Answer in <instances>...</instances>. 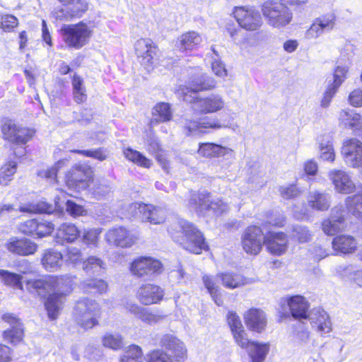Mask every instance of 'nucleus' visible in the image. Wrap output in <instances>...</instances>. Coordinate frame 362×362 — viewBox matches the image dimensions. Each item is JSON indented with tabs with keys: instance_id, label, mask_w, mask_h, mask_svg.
Masks as SVG:
<instances>
[{
	"instance_id": "nucleus-1",
	"label": "nucleus",
	"mask_w": 362,
	"mask_h": 362,
	"mask_svg": "<svg viewBox=\"0 0 362 362\" xmlns=\"http://www.w3.org/2000/svg\"><path fill=\"white\" fill-rule=\"evenodd\" d=\"M25 284L27 289L30 293H37L42 297L51 291H54L47 298L45 308L49 318L57 319L64 304L65 295L71 291L70 279L63 276H47L38 279H28Z\"/></svg>"
},
{
	"instance_id": "nucleus-2",
	"label": "nucleus",
	"mask_w": 362,
	"mask_h": 362,
	"mask_svg": "<svg viewBox=\"0 0 362 362\" xmlns=\"http://www.w3.org/2000/svg\"><path fill=\"white\" fill-rule=\"evenodd\" d=\"M168 232L174 241L190 252L200 254L208 249L202 233L186 220H177L170 226Z\"/></svg>"
},
{
	"instance_id": "nucleus-3",
	"label": "nucleus",
	"mask_w": 362,
	"mask_h": 362,
	"mask_svg": "<svg viewBox=\"0 0 362 362\" xmlns=\"http://www.w3.org/2000/svg\"><path fill=\"white\" fill-rule=\"evenodd\" d=\"M189 207L199 215L206 216L211 213L218 216L229 210V206L219 198L211 199L206 192L193 193L189 202Z\"/></svg>"
},
{
	"instance_id": "nucleus-4",
	"label": "nucleus",
	"mask_w": 362,
	"mask_h": 362,
	"mask_svg": "<svg viewBox=\"0 0 362 362\" xmlns=\"http://www.w3.org/2000/svg\"><path fill=\"white\" fill-rule=\"evenodd\" d=\"M261 11L267 23L276 28L289 24L293 18L290 9L284 4L274 0H266L261 6Z\"/></svg>"
},
{
	"instance_id": "nucleus-5",
	"label": "nucleus",
	"mask_w": 362,
	"mask_h": 362,
	"mask_svg": "<svg viewBox=\"0 0 362 362\" xmlns=\"http://www.w3.org/2000/svg\"><path fill=\"white\" fill-rule=\"evenodd\" d=\"M63 40L69 47L79 49L86 45L93 35V29L83 22L65 25L61 28Z\"/></svg>"
},
{
	"instance_id": "nucleus-6",
	"label": "nucleus",
	"mask_w": 362,
	"mask_h": 362,
	"mask_svg": "<svg viewBox=\"0 0 362 362\" xmlns=\"http://www.w3.org/2000/svg\"><path fill=\"white\" fill-rule=\"evenodd\" d=\"M74 316L76 323L82 328L91 329L98 324L100 308L95 300L82 299L76 303Z\"/></svg>"
},
{
	"instance_id": "nucleus-7",
	"label": "nucleus",
	"mask_w": 362,
	"mask_h": 362,
	"mask_svg": "<svg viewBox=\"0 0 362 362\" xmlns=\"http://www.w3.org/2000/svg\"><path fill=\"white\" fill-rule=\"evenodd\" d=\"M183 100L192 105V109L197 114H211L222 110L226 102L222 95L211 93L206 97L192 96L185 93Z\"/></svg>"
},
{
	"instance_id": "nucleus-8",
	"label": "nucleus",
	"mask_w": 362,
	"mask_h": 362,
	"mask_svg": "<svg viewBox=\"0 0 362 362\" xmlns=\"http://www.w3.org/2000/svg\"><path fill=\"white\" fill-rule=\"evenodd\" d=\"M128 211L132 216L154 225L163 223L166 218V211L152 204L132 203L129 206Z\"/></svg>"
},
{
	"instance_id": "nucleus-9",
	"label": "nucleus",
	"mask_w": 362,
	"mask_h": 362,
	"mask_svg": "<svg viewBox=\"0 0 362 362\" xmlns=\"http://www.w3.org/2000/svg\"><path fill=\"white\" fill-rule=\"evenodd\" d=\"M1 132L4 139L17 145H25L35 134L33 129L18 126L10 119L4 122Z\"/></svg>"
},
{
	"instance_id": "nucleus-10",
	"label": "nucleus",
	"mask_w": 362,
	"mask_h": 362,
	"mask_svg": "<svg viewBox=\"0 0 362 362\" xmlns=\"http://www.w3.org/2000/svg\"><path fill=\"white\" fill-rule=\"evenodd\" d=\"M243 250L248 255H257L264 243L263 233L260 227L252 226L245 229L242 236Z\"/></svg>"
},
{
	"instance_id": "nucleus-11",
	"label": "nucleus",
	"mask_w": 362,
	"mask_h": 362,
	"mask_svg": "<svg viewBox=\"0 0 362 362\" xmlns=\"http://www.w3.org/2000/svg\"><path fill=\"white\" fill-rule=\"evenodd\" d=\"M132 273L138 277L150 278L162 272L160 261L149 257H141L132 262L130 267Z\"/></svg>"
},
{
	"instance_id": "nucleus-12",
	"label": "nucleus",
	"mask_w": 362,
	"mask_h": 362,
	"mask_svg": "<svg viewBox=\"0 0 362 362\" xmlns=\"http://www.w3.org/2000/svg\"><path fill=\"white\" fill-rule=\"evenodd\" d=\"M234 16L239 25L248 31H255L262 25L259 13L252 8L237 7L234 11Z\"/></svg>"
},
{
	"instance_id": "nucleus-13",
	"label": "nucleus",
	"mask_w": 362,
	"mask_h": 362,
	"mask_svg": "<svg viewBox=\"0 0 362 362\" xmlns=\"http://www.w3.org/2000/svg\"><path fill=\"white\" fill-rule=\"evenodd\" d=\"M135 52L141 64L149 71L156 62L157 47L148 38H141L134 44Z\"/></svg>"
},
{
	"instance_id": "nucleus-14",
	"label": "nucleus",
	"mask_w": 362,
	"mask_h": 362,
	"mask_svg": "<svg viewBox=\"0 0 362 362\" xmlns=\"http://www.w3.org/2000/svg\"><path fill=\"white\" fill-rule=\"evenodd\" d=\"M109 244L122 248H129L137 241V236L124 227H115L110 229L105 235Z\"/></svg>"
},
{
	"instance_id": "nucleus-15",
	"label": "nucleus",
	"mask_w": 362,
	"mask_h": 362,
	"mask_svg": "<svg viewBox=\"0 0 362 362\" xmlns=\"http://www.w3.org/2000/svg\"><path fill=\"white\" fill-rule=\"evenodd\" d=\"M341 154L347 165L352 168L362 166V142L352 138L344 141Z\"/></svg>"
},
{
	"instance_id": "nucleus-16",
	"label": "nucleus",
	"mask_w": 362,
	"mask_h": 362,
	"mask_svg": "<svg viewBox=\"0 0 362 362\" xmlns=\"http://www.w3.org/2000/svg\"><path fill=\"white\" fill-rule=\"evenodd\" d=\"M334 189L341 194H350L354 192L356 185L349 174L343 170L332 169L328 173Z\"/></svg>"
},
{
	"instance_id": "nucleus-17",
	"label": "nucleus",
	"mask_w": 362,
	"mask_h": 362,
	"mask_svg": "<svg viewBox=\"0 0 362 362\" xmlns=\"http://www.w3.org/2000/svg\"><path fill=\"white\" fill-rule=\"evenodd\" d=\"M2 320L8 326L3 334L4 340L12 344L20 342L23 339L24 334L21 320L10 313L4 315Z\"/></svg>"
},
{
	"instance_id": "nucleus-18",
	"label": "nucleus",
	"mask_w": 362,
	"mask_h": 362,
	"mask_svg": "<svg viewBox=\"0 0 362 362\" xmlns=\"http://www.w3.org/2000/svg\"><path fill=\"white\" fill-rule=\"evenodd\" d=\"M344 210L342 206H335L331 211L330 217L322 223L323 232L328 235H334L346 227Z\"/></svg>"
},
{
	"instance_id": "nucleus-19",
	"label": "nucleus",
	"mask_w": 362,
	"mask_h": 362,
	"mask_svg": "<svg viewBox=\"0 0 362 362\" xmlns=\"http://www.w3.org/2000/svg\"><path fill=\"white\" fill-rule=\"evenodd\" d=\"M160 344L163 348L170 351L177 362L187 358V349L185 344L173 334H166L160 338Z\"/></svg>"
},
{
	"instance_id": "nucleus-20",
	"label": "nucleus",
	"mask_w": 362,
	"mask_h": 362,
	"mask_svg": "<svg viewBox=\"0 0 362 362\" xmlns=\"http://www.w3.org/2000/svg\"><path fill=\"white\" fill-rule=\"evenodd\" d=\"M288 237L283 232H269L264 236V243L267 250L275 255H281L288 249Z\"/></svg>"
},
{
	"instance_id": "nucleus-21",
	"label": "nucleus",
	"mask_w": 362,
	"mask_h": 362,
	"mask_svg": "<svg viewBox=\"0 0 362 362\" xmlns=\"http://www.w3.org/2000/svg\"><path fill=\"white\" fill-rule=\"evenodd\" d=\"M6 247L13 254L28 256L33 255L37 251V245L28 238L13 237L8 240L6 243Z\"/></svg>"
},
{
	"instance_id": "nucleus-22",
	"label": "nucleus",
	"mask_w": 362,
	"mask_h": 362,
	"mask_svg": "<svg viewBox=\"0 0 362 362\" xmlns=\"http://www.w3.org/2000/svg\"><path fill=\"white\" fill-rule=\"evenodd\" d=\"M307 319H309L313 327L315 328L322 336L329 333L332 329L329 315L321 308L313 309Z\"/></svg>"
},
{
	"instance_id": "nucleus-23",
	"label": "nucleus",
	"mask_w": 362,
	"mask_h": 362,
	"mask_svg": "<svg viewBox=\"0 0 362 362\" xmlns=\"http://www.w3.org/2000/svg\"><path fill=\"white\" fill-rule=\"evenodd\" d=\"M163 296L164 291L160 286L151 284L142 285L137 291V298L146 305L159 303Z\"/></svg>"
},
{
	"instance_id": "nucleus-24",
	"label": "nucleus",
	"mask_w": 362,
	"mask_h": 362,
	"mask_svg": "<svg viewBox=\"0 0 362 362\" xmlns=\"http://www.w3.org/2000/svg\"><path fill=\"white\" fill-rule=\"evenodd\" d=\"M308 206L313 210L325 211L331 205V194L325 191H310L306 196Z\"/></svg>"
},
{
	"instance_id": "nucleus-25",
	"label": "nucleus",
	"mask_w": 362,
	"mask_h": 362,
	"mask_svg": "<svg viewBox=\"0 0 362 362\" xmlns=\"http://www.w3.org/2000/svg\"><path fill=\"white\" fill-rule=\"evenodd\" d=\"M223 127H226V126L221 124L218 119L207 116L201 118L199 121L186 119L184 124V128L187 131V135L197 131L202 132V129H218Z\"/></svg>"
},
{
	"instance_id": "nucleus-26",
	"label": "nucleus",
	"mask_w": 362,
	"mask_h": 362,
	"mask_svg": "<svg viewBox=\"0 0 362 362\" xmlns=\"http://www.w3.org/2000/svg\"><path fill=\"white\" fill-rule=\"evenodd\" d=\"M216 279L221 282L225 288L229 289H235L254 282L252 279L247 278L240 274L230 272L218 273Z\"/></svg>"
},
{
	"instance_id": "nucleus-27",
	"label": "nucleus",
	"mask_w": 362,
	"mask_h": 362,
	"mask_svg": "<svg viewBox=\"0 0 362 362\" xmlns=\"http://www.w3.org/2000/svg\"><path fill=\"white\" fill-rule=\"evenodd\" d=\"M215 80L206 75L202 74L198 77L192 79L188 85L182 90L183 94L190 95L189 93H195L199 91H205L214 89L216 87ZM185 95H183L184 97Z\"/></svg>"
},
{
	"instance_id": "nucleus-28",
	"label": "nucleus",
	"mask_w": 362,
	"mask_h": 362,
	"mask_svg": "<svg viewBox=\"0 0 362 362\" xmlns=\"http://www.w3.org/2000/svg\"><path fill=\"white\" fill-rule=\"evenodd\" d=\"M244 318L248 328L254 332H261L267 325L266 315L259 309H250L245 313Z\"/></svg>"
},
{
	"instance_id": "nucleus-29",
	"label": "nucleus",
	"mask_w": 362,
	"mask_h": 362,
	"mask_svg": "<svg viewBox=\"0 0 362 362\" xmlns=\"http://www.w3.org/2000/svg\"><path fill=\"white\" fill-rule=\"evenodd\" d=\"M292 316L296 319H307L309 313V304L305 298L301 296H294L290 297L288 300Z\"/></svg>"
},
{
	"instance_id": "nucleus-30",
	"label": "nucleus",
	"mask_w": 362,
	"mask_h": 362,
	"mask_svg": "<svg viewBox=\"0 0 362 362\" xmlns=\"http://www.w3.org/2000/svg\"><path fill=\"white\" fill-rule=\"evenodd\" d=\"M88 168L83 165H77L73 168L66 176V184L70 187H74L82 185V187H90L88 185L87 175Z\"/></svg>"
},
{
	"instance_id": "nucleus-31",
	"label": "nucleus",
	"mask_w": 362,
	"mask_h": 362,
	"mask_svg": "<svg viewBox=\"0 0 362 362\" xmlns=\"http://www.w3.org/2000/svg\"><path fill=\"white\" fill-rule=\"evenodd\" d=\"M337 274L344 280L349 281L362 287V267L356 264L339 266Z\"/></svg>"
},
{
	"instance_id": "nucleus-32",
	"label": "nucleus",
	"mask_w": 362,
	"mask_h": 362,
	"mask_svg": "<svg viewBox=\"0 0 362 362\" xmlns=\"http://www.w3.org/2000/svg\"><path fill=\"white\" fill-rule=\"evenodd\" d=\"M251 362H264L270 350L269 343L252 341L246 348Z\"/></svg>"
},
{
	"instance_id": "nucleus-33",
	"label": "nucleus",
	"mask_w": 362,
	"mask_h": 362,
	"mask_svg": "<svg viewBox=\"0 0 362 362\" xmlns=\"http://www.w3.org/2000/svg\"><path fill=\"white\" fill-rule=\"evenodd\" d=\"M334 251L341 254L354 252L357 246L355 238L351 235H340L335 237L332 242Z\"/></svg>"
},
{
	"instance_id": "nucleus-34",
	"label": "nucleus",
	"mask_w": 362,
	"mask_h": 362,
	"mask_svg": "<svg viewBox=\"0 0 362 362\" xmlns=\"http://www.w3.org/2000/svg\"><path fill=\"white\" fill-rule=\"evenodd\" d=\"M197 153L203 157L215 158L226 154H233L231 148L222 146L214 143H204L199 144Z\"/></svg>"
},
{
	"instance_id": "nucleus-35",
	"label": "nucleus",
	"mask_w": 362,
	"mask_h": 362,
	"mask_svg": "<svg viewBox=\"0 0 362 362\" xmlns=\"http://www.w3.org/2000/svg\"><path fill=\"white\" fill-rule=\"evenodd\" d=\"M202 41V36L194 31H190L182 34L176 47L182 52L192 51L195 49Z\"/></svg>"
},
{
	"instance_id": "nucleus-36",
	"label": "nucleus",
	"mask_w": 362,
	"mask_h": 362,
	"mask_svg": "<svg viewBox=\"0 0 362 362\" xmlns=\"http://www.w3.org/2000/svg\"><path fill=\"white\" fill-rule=\"evenodd\" d=\"M80 235V230L72 223H64L60 226L56 235V242L64 244L65 242H74Z\"/></svg>"
},
{
	"instance_id": "nucleus-37",
	"label": "nucleus",
	"mask_w": 362,
	"mask_h": 362,
	"mask_svg": "<svg viewBox=\"0 0 362 362\" xmlns=\"http://www.w3.org/2000/svg\"><path fill=\"white\" fill-rule=\"evenodd\" d=\"M320 158L327 162H334L335 152L333 142L329 135H322L318 138Z\"/></svg>"
},
{
	"instance_id": "nucleus-38",
	"label": "nucleus",
	"mask_w": 362,
	"mask_h": 362,
	"mask_svg": "<svg viewBox=\"0 0 362 362\" xmlns=\"http://www.w3.org/2000/svg\"><path fill=\"white\" fill-rule=\"evenodd\" d=\"M62 260L63 255L61 252L49 249L45 251L42 258V264L45 269L55 271L60 267Z\"/></svg>"
},
{
	"instance_id": "nucleus-39",
	"label": "nucleus",
	"mask_w": 362,
	"mask_h": 362,
	"mask_svg": "<svg viewBox=\"0 0 362 362\" xmlns=\"http://www.w3.org/2000/svg\"><path fill=\"white\" fill-rule=\"evenodd\" d=\"M202 280L205 288L207 289L214 303L218 306L223 305V300L221 296L220 288L216 283V281L219 280L216 279V276L214 277L212 276L204 275Z\"/></svg>"
},
{
	"instance_id": "nucleus-40",
	"label": "nucleus",
	"mask_w": 362,
	"mask_h": 362,
	"mask_svg": "<svg viewBox=\"0 0 362 362\" xmlns=\"http://www.w3.org/2000/svg\"><path fill=\"white\" fill-rule=\"evenodd\" d=\"M361 117L353 110H342L339 112V120L345 127H362Z\"/></svg>"
},
{
	"instance_id": "nucleus-41",
	"label": "nucleus",
	"mask_w": 362,
	"mask_h": 362,
	"mask_svg": "<svg viewBox=\"0 0 362 362\" xmlns=\"http://www.w3.org/2000/svg\"><path fill=\"white\" fill-rule=\"evenodd\" d=\"M112 187L107 180L104 178L93 180L92 186L90 187L91 194L97 199L106 197L110 192Z\"/></svg>"
},
{
	"instance_id": "nucleus-42",
	"label": "nucleus",
	"mask_w": 362,
	"mask_h": 362,
	"mask_svg": "<svg viewBox=\"0 0 362 362\" xmlns=\"http://www.w3.org/2000/svg\"><path fill=\"white\" fill-rule=\"evenodd\" d=\"M152 115L153 121L157 122H165L170 121L172 119L173 113L170 105L167 103H160L156 105L153 109Z\"/></svg>"
},
{
	"instance_id": "nucleus-43",
	"label": "nucleus",
	"mask_w": 362,
	"mask_h": 362,
	"mask_svg": "<svg viewBox=\"0 0 362 362\" xmlns=\"http://www.w3.org/2000/svg\"><path fill=\"white\" fill-rule=\"evenodd\" d=\"M23 279L21 274L0 269V279L7 286L23 290Z\"/></svg>"
},
{
	"instance_id": "nucleus-44",
	"label": "nucleus",
	"mask_w": 362,
	"mask_h": 362,
	"mask_svg": "<svg viewBox=\"0 0 362 362\" xmlns=\"http://www.w3.org/2000/svg\"><path fill=\"white\" fill-rule=\"evenodd\" d=\"M105 263L96 256H90L83 262V269L88 274L100 275L105 269Z\"/></svg>"
},
{
	"instance_id": "nucleus-45",
	"label": "nucleus",
	"mask_w": 362,
	"mask_h": 362,
	"mask_svg": "<svg viewBox=\"0 0 362 362\" xmlns=\"http://www.w3.org/2000/svg\"><path fill=\"white\" fill-rule=\"evenodd\" d=\"M124 157L129 161L133 162L137 165L146 168H148L151 166L152 162L151 160L144 156L139 151L134 150L131 148H126L123 151Z\"/></svg>"
},
{
	"instance_id": "nucleus-46",
	"label": "nucleus",
	"mask_w": 362,
	"mask_h": 362,
	"mask_svg": "<svg viewBox=\"0 0 362 362\" xmlns=\"http://www.w3.org/2000/svg\"><path fill=\"white\" fill-rule=\"evenodd\" d=\"M71 84L75 102L77 103L85 102L87 99V95L86 93V90L84 86L83 79L77 74H74Z\"/></svg>"
},
{
	"instance_id": "nucleus-47",
	"label": "nucleus",
	"mask_w": 362,
	"mask_h": 362,
	"mask_svg": "<svg viewBox=\"0 0 362 362\" xmlns=\"http://www.w3.org/2000/svg\"><path fill=\"white\" fill-rule=\"evenodd\" d=\"M63 259L69 265L76 267L83 264V257L81 250L76 247H69L63 255Z\"/></svg>"
},
{
	"instance_id": "nucleus-48",
	"label": "nucleus",
	"mask_w": 362,
	"mask_h": 362,
	"mask_svg": "<svg viewBox=\"0 0 362 362\" xmlns=\"http://www.w3.org/2000/svg\"><path fill=\"white\" fill-rule=\"evenodd\" d=\"M348 210L356 217L362 218V194L348 197L346 199Z\"/></svg>"
},
{
	"instance_id": "nucleus-49",
	"label": "nucleus",
	"mask_w": 362,
	"mask_h": 362,
	"mask_svg": "<svg viewBox=\"0 0 362 362\" xmlns=\"http://www.w3.org/2000/svg\"><path fill=\"white\" fill-rule=\"evenodd\" d=\"M82 288L87 292L103 293L107 291V284L102 279H92L84 281Z\"/></svg>"
},
{
	"instance_id": "nucleus-50",
	"label": "nucleus",
	"mask_w": 362,
	"mask_h": 362,
	"mask_svg": "<svg viewBox=\"0 0 362 362\" xmlns=\"http://www.w3.org/2000/svg\"><path fill=\"white\" fill-rule=\"evenodd\" d=\"M55 205L56 207L61 208L63 203H65L66 206V211L69 212L71 216H80L82 215L83 213V207L76 204L74 202L71 200H65L62 199L59 197L55 198Z\"/></svg>"
},
{
	"instance_id": "nucleus-51",
	"label": "nucleus",
	"mask_w": 362,
	"mask_h": 362,
	"mask_svg": "<svg viewBox=\"0 0 362 362\" xmlns=\"http://www.w3.org/2000/svg\"><path fill=\"white\" fill-rule=\"evenodd\" d=\"M143 354L139 346L132 345L120 358V362H142Z\"/></svg>"
},
{
	"instance_id": "nucleus-52",
	"label": "nucleus",
	"mask_w": 362,
	"mask_h": 362,
	"mask_svg": "<svg viewBox=\"0 0 362 362\" xmlns=\"http://www.w3.org/2000/svg\"><path fill=\"white\" fill-rule=\"evenodd\" d=\"M16 171V164L10 161L0 169V185H6L12 180L13 175Z\"/></svg>"
},
{
	"instance_id": "nucleus-53",
	"label": "nucleus",
	"mask_w": 362,
	"mask_h": 362,
	"mask_svg": "<svg viewBox=\"0 0 362 362\" xmlns=\"http://www.w3.org/2000/svg\"><path fill=\"white\" fill-rule=\"evenodd\" d=\"M68 161L69 160L66 158L61 159L58 160L52 168L40 171L38 173V175L42 177L49 179L50 181H54L56 179L58 170L66 165Z\"/></svg>"
},
{
	"instance_id": "nucleus-54",
	"label": "nucleus",
	"mask_w": 362,
	"mask_h": 362,
	"mask_svg": "<svg viewBox=\"0 0 362 362\" xmlns=\"http://www.w3.org/2000/svg\"><path fill=\"white\" fill-rule=\"evenodd\" d=\"M54 208L52 205L48 204L45 202L40 203L37 205L28 204L26 206H21L20 211L25 213H45L50 214L53 211Z\"/></svg>"
},
{
	"instance_id": "nucleus-55",
	"label": "nucleus",
	"mask_w": 362,
	"mask_h": 362,
	"mask_svg": "<svg viewBox=\"0 0 362 362\" xmlns=\"http://www.w3.org/2000/svg\"><path fill=\"white\" fill-rule=\"evenodd\" d=\"M103 344L114 350L119 349L123 346L122 337L119 334H105L103 337Z\"/></svg>"
},
{
	"instance_id": "nucleus-56",
	"label": "nucleus",
	"mask_w": 362,
	"mask_h": 362,
	"mask_svg": "<svg viewBox=\"0 0 362 362\" xmlns=\"http://www.w3.org/2000/svg\"><path fill=\"white\" fill-rule=\"evenodd\" d=\"M100 232V229L85 230L82 235L83 243L90 247H97Z\"/></svg>"
},
{
	"instance_id": "nucleus-57",
	"label": "nucleus",
	"mask_w": 362,
	"mask_h": 362,
	"mask_svg": "<svg viewBox=\"0 0 362 362\" xmlns=\"http://www.w3.org/2000/svg\"><path fill=\"white\" fill-rule=\"evenodd\" d=\"M292 236L300 243L308 242L311 239V233L307 227L297 225L293 227Z\"/></svg>"
},
{
	"instance_id": "nucleus-58",
	"label": "nucleus",
	"mask_w": 362,
	"mask_h": 362,
	"mask_svg": "<svg viewBox=\"0 0 362 362\" xmlns=\"http://www.w3.org/2000/svg\"><path fill=\"white\" fill-rule=\"evenodd\" d=\"M69 6L74 18L80 17L88 9V4L86 0H72Z\"/></svg>"
},
{
	"instance_id": "nucleus-59",
	"label": "nucleus",
	"mask_w": 362,
	"mask_h": 362,
	"mask_svg": "<svg viewBox=\"0 0 362 362\" xmlns=\"http://www.w3.org/2000/svg\"><path fill=\"white\" fill-rule=\"evenodd\" d=\"M279 191L281 196L286 199L296 198L302 194V190L295 185L281 186Z\"/></svg>"
},
{
	"instance_id": "nucleus-60",
	"label": "nucleus",
	"mask_w": 362,
	"mask_h": 362,
	"mask_svg": "<svg viewBox=\"0 0 362 362\" xmlns=\"http://www.w3.org/2000/svg\"><path fill=\"white\" fill-rule=\"evenodd\" d=\"M54 230V224L49 221L38 219L37 226L36 228L35 236L42 238L49 235Z\"/></svg>"
},
{
	"instance_id": "nucleus-61",
	"label": "nucleus",
	"mask_w": 362,
	"mask_h": 362,
	"mask_svg": "<svg viewBox=\"0 0 362 362\" xmlns=\"http://www.w3.org/2000/svg\"><path fill=\"white\" fill-rule=\"evenodd\" d=\"M18 24V19L13 15H4L1 18L0 28L5 32H11Z\"/></svg>"
},
{
	"instance_id": "nucleus-62",
	"label": "nucleus",
	"mask_w": 362,
	"mask_h": 362,
	"mask_svg": "<svg viewBox=\"0 0 362 362\" xmlns=\"http://www.w3.org/2000/svg\"><path fill=\"white\" fill-rule=\"evenodd\" d=\"M148 362H173V360L165 351L157 349L149 354Z\"/></svg>"
},
{
	"instance_id": "nucleus-63",
	"label": "nucleus",
	"mask_w": 362,
	"mask_h": 362,
	"mask_svg": "<svg viewBox=\"0 0 362 362\" xmlns=\"http://www.w3.org/2000/svg\"><path fill=\"white\" fill-rule=\"evenodd\" d=\"M347 72L346 67L338 66L334 70L333 82L330 85L338 88L346 78Z\"/></svg>"
},
{
	"instance_id": "nucleus-64",
	"label": "nucleus",
	"mask_w": 362,
	"mask_h": 362,
	"mask_svg": "<svg viewBox=\"0 0 362 362\" xmlns=\"http://www.w3.org/2000/svg\"><path fill=\"white\" fill-rule=\"evenodd\" d=\"M52 14L56 20L59 21H69L74 18L70 8L68 5L64 6V7L56 8L52 11Z\"/></svg>"
}]
</instances>
